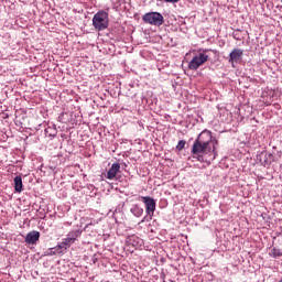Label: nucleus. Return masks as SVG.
Listing matches in <instances>:
<instances>
[{"instance_id":"f03ea898","label":"nucleus","mask_w":282,"mask_h":282,"mask_svg":"<svg viewBox=\"0 0 282 282\" xmlns=\"http://www.w3.org/2000/svg\"><path fill=\"white\" fill-rule=\"evenodd\" d=\"M93 25L98 32L109 28V13L107 11H99L93 17Z\"/></svg>"},{"instance_id":"1a4fd4ad","label":"nucleus","mask_w":282,"mask_h":282,"mask_svg":"<svg viewBox=\"0 0 282 282\" xmlns=\"http://www.w3.org/2000/svg\"><path fill=\"white\" fill-rule=\"evenodd\" d=\"M13 182L15 193H21L23 191V178H21V176H15Z\"/></svg>"},{"instance_id":"f3484780","label":"nucleus","mask_w":282,"mask_h":282,"mask_svg":"<svg viewBox=\"0 0 282 282\" xmlns=\"http://www.w3.org/2000/svg\"><path fill=\"white\" fill-rule=\"evenodd\" d=\"M144 221H147V217H144V218L141 220V224H144Z\"/></svg>"},{"instance_id":"6e6552de","label":"nucleus","mask_w":282,"mask_h":282,"mask_svg":"<svg viewBox=\"0 0 282 282\" xmlns=\"http://www.w3.org/2000/svg\"><path fill=\"white\" fill-rule=\"evenodd\" d=\"M41 237V234L39 231H31L25 237V243H36Z\"/></svg>"},{"instance_id":"f257e3e1","label":"nucleus","mask_w":282,"mask_h":282,"mask_svg":"<svg viewBox=\"0 0 282 282\" xmlns=\"http://www.w3.org/2000/svg\"><path fill=\"white\" fill-rule=\"evenodd\" d=\"M210 142H213V134L209 131H203L193 144V155H199V153L206 155L210 152Z\"/></svg>"},{"instance_id":"9b49d317","label":"nucleus","mask_w":282,"mask_h":282,"mask_svg":"<svg viewBox=\"0 0 282 282\" xmlns=\"http://www.w3.org/2000/svg\"><path fill=\"white\" fill-rule=\"evenodd\" d=\"M82 234L83 231H80V229L72 230L70 232H68L67 237L73 239V241H76V239H78V237H80Z\"/></svg>"},{"instance_id":"dca6fc26","label":"nucleus","mask_w":282,"mask_h":282,"mask_svg":"<svg viewBox=\"0 0 282 282\" xmlns=\"http://www.w3.org/2000/svg\"><path fill=\"white\" fill-rule=\"evenodd\" d=\"M198 161L204 162V155H198Z\"/></svg>"},{"instance_id":"4468645a","label":"nucleus","mask_w":282,"mask_h":282,"mask_svg":"<svg viewBox=\"0 0 282 282\" xmlns=\"http://www.w3.org/2000/svg\"><path fill=\"white\" fill-rule=\"evenodd\" d=\"M184 147H186V141L181 140V141H178V143L176 145V150L182 151L184 149Z\"/></svg>"},{"instance_id":"2eb2a0df","label":"nucleus","mask_w":282,"mask_h":282,"mask_svg":"<svg viewBox=\"0 0 282 282\" xmlns=\"http://www.w3.org/2000/svg\"><path fill=\"white\" fill-rule=\"evenodd\" d=\"M166 1V3H177V1H180V0H165Z\"/></svg>"},{"instance_id":"423d86ee","label":"nucleus","mask_w":282,"mask_h":282,"mask_svg":"<svg viewBox=\"0 0 282 282\" xmlns=\"http://www.w3.org/2000/svg\"><path fill=\"white\" fill-rule=\"evenodd\" d=\"M243 61V48H234L229 54V63L231 67L241 63Z\"/></svg>"},{"instance_id":"ddd939ff","label":"nucleus","mask_w":282,"mask_h":282,"mask_svg":"<svg viewBox=\"0 0 282 282\" xmlns=\"http://www.w3.org/2000/svg\"><path fill=\"white\" fill-rule=\"evenodd\" d=\"M270 256L273 257V259H279L282 257V249L280 248H273L270 252Z\"/></svg>"},{"instance_id":"39448f33","label":"nucleus","mask_w":282,"mask_h":282,"mask_svg":"<svg viewBox=\"0 0 282 282\" xmlns=\"http://www.w3.org/2000/svg\"><path fill=\"white\" fill-rule=\"evenodd\" d=\"M208 61V55L200 53L192 58V61L188 63L189 69H199L202 65H204Z\"/></svg>"},{"instance_id":"9d476101","label":"nucleus","mask_w":282,"mask_h":282,"mask_svg":"<svg viewBox=\"0 0 282 282\" xmlns=\"http://www.w3.org/2000/svg\"><path fill=\"white\" fill-rule=\"evenodd\" d=\"M130 213H132V215H134V217H142L144 209L142 207H140L139 205H133L130 208Z\"/></svg>"},{"instance_id":"7ed1b4c3","label":"nucleus","mask_w":282,"mask_h":282,"mask_svg":"<svg viewBox=\"0 0 282 282\" xmlns=\"http://www.w3.org/2000/svg\"><path fill=\"white\" fill-rule=\"evenodd\" d=\"M144 23H149L150 25H160L164 24V15L160 12H148L143 15Z\"/></svg>"},{"instance_id":"0eeeda50","label":"nucleus","mask_w":282,"mask_h":282,"mask_svg":"<svg viewBox=\"0 0 282 282\" xmlns=\"http://www.w3.org/2000/svg\"><path fill=\"white\" fill-rule=\"evenodd\" d=\"M120 173V163H113L107 172V180H115L116 175Z\"/></svg>"},{"instance_id":"20e7f679","label":"nucleus","mask_w":282,"mask_h":282,"mask_svg":"<svg viewBox=\"0 0 282 282\" xmlns=\"http://www.w3.org/2000/svg\"><path fill=\"white\" fill-rule=\"evenodd\" d=\"M141 200L143 202V204L145 205V213L149 217V219H153V215H155V199H153L150 196H141Z\"/></svg>"},{"instance_id":"f8f14e48","label":"nucleus","mask_w":282,"mask_h":282,"mask_svg":"<svg viewBox=\"0 0 282 282\" xmlns=\"http://www.w3.org/2000/svg\"><path fill=\"white\" fill-rule=\"evenodd\" d=\"M70 243H74V239L70 238L69 236H66V238L63 240V242L57 246V248H65V250H67V247L65 246H69Z\"/></svg>"}]
</instances>
